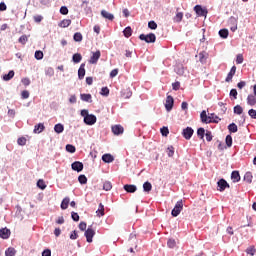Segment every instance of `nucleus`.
I'll list each match as a JSON object with an SVG mask.
<instances>
[{"label": "nucleus", "instance_id": "0e129e2a", "mask_svg": "<svg viewBox=\"0 0 256 256\" xmlns=\"http://www.w3.org/2000/svg\"><path fill=\"white\" fill-rule=\"evenodd\" d=\"M248 115H250L252 119H256V110L255 109H250L248 111Z\"/></svg>", "mask_w": 256, "mask_h": 256}, {"label": "nucleus", "instance_id": "680f3d73", "mask_svg": "<svg viewBox=\"0 0 256 256\" xmlns=\"http://www.w3.org/2000/svg\"><path fill=\"white\" fill-rule=\"evenodd\" d=\"M78 227H79L80 231H87V223H85V222H80Z\"/></svg>", "mask_w": 256, "mask_h": 256}, {"label": "nucleus", "instance_id": "69168bd1", "mask_svg": "<svg viewBox=\"0 0 256 256\" xmlns=\"http://www.w3.org/2000/svg\"><path fill=\"white\" fill-rule=\"evenodd\" d=\"M71 218L75 221V222H77V221H79V214L78 213H76V212H72L71 213Z\"/></svg>", "mask_w": 256, "mask_h": 256}, {"label": "nucleus", "instance_id": "4c0bfd02", "mask_svg": "<svg viewBox=\"0 0 256 256\" xmlns=\"http://www.w3.org/2000/svg\"><path fill=\"white\" fill-rule=\"evenodd\" d=\"M16 253H17V251L15 250V248H12V247L6 249V251H5L6 256H15Z\"/></svg>", "mask_w": 256, "mask_h": 256}, {"label": "nucleus", "instance_id": "aec40b11", "mask_svg": "<svg viewBox=\"0 0 256 256\" xmlns=\"http://www.w3.org/2000/svg\"><path fill=\"white\" fill-rule=\"evenodd\" d=\"M247 104L250 105V107H253L256 105V96L253 94H249L247 97Z\"/></svg>", "mask_w": 256, "mask_h": 256}, {"label": "nucleus", "instance_id": "c03bdc74", "mask_svg": "<svg viewBox=\"0 0 256 256\" xmlns=\"http://www.w3.org/2000/svg\"><path fill=\"white\" fill-rule=\"evenodd\" d=\"M66 151H67L68 153H75V151H77V149L75 148L74 145H72V144H67V145H66Z\"/></svg>", "mask_w": 256, "mask_h": 256}, {"label": "nucleus", "instance_id": "0eeeda50", "mask_svg": "<svg viewBox=\"0 0 256 256\" xmlns=\"http://www.w3.org/2000/svg\"><path fill=\"white\" fill-rule=\"evenodd\" d=\"M101 59V51L97 50L92 53V56L89 59L90 65H97V62Z\"/></svg>", "mask_w": 256, "mask_h": 256}, {"label": "nucleus", "instance_id": "49530a36", "mask_svg": "<svg viewBox=\"0 0 256 256\" xmlns=\"http://www.w3.org/2000/svg\"><path fill=\"white\" fill-rule=\"evenodd\" d=\"M18 145H20L21 147H24V145H27V138L25 137H20L17 140Z\"/></svg>", "mask_w": 256, "mask_h": 256}, {"label": "nucleus", "instance_id": "338daca9", "mask_svg": "<svg viewBox=\"0 0 256 256\" xmlns=\"http://www.w3.org/2000/svg\"><path fill=\"white\" fill-rule=\"evenodd\" d=\"M21 97L22 99H29V91L27 90L22 91Z\"/></svg>", "mask_w": 256, "mask_h": 256}, {"label": "nucleus", "instance_id": "774afa93", "mask_svg": "<svg viewBox=\"0 0 256 256\" xmlns=\"http://www.w3.org/2000/svg\"><path fill=\"white\" fill-rule=\"evenodd\" d=\"M42 256H51V250L45 249V250L42 252Z\"/></svg>", "mask_w": 256, "mask_h": 256}, {"label": "nucleus", "instance_id": "4d7b16f0", "mask_svg": "<svg viewBox=\"0 0 256 256\" xmlns=\"http://www.w3.org/2000/svg\"><path fill=\"white\" fill-rule=\"evenodd\" d=\"M60 13H61V15H68L69 14V8H67V6H62L60 8Z\"/></svg>", "mask_w": 256, "mask_h": 256}, {"label": "nucleus", "instance_id": "37998d69", "mask_svg": "<svg viewBox=\"0 0 256 256\" xmlns=\"http://www.w3.org/2000/svg\"><path fill=\"white\" fill-rule=\"evenodd\" d=\"M197 135L200 139H204L206 133H205V128H198L197 130Z\"/></svg>", "mask_w": 256, "mask_h": 256}, {"label": "nucleus", "instance_id": "ddd939ff", "mask_svg": "<svg viewBox=\"0 0 256 256\" xmlns=\"http://www.w3.org/2000/svg\"><path fill=\"white\" fill-rule=\"evenodd\" d=\"M0 237L2 239H9V237H11V230H9V228L0 229Z\"/></svg>", "mask_w": 256, "mask_h": 256}, {"label": "nucleus", "instance_id": "a19ab883", "mask_svg": "<svg viewBox=\"0 0 256 256\" xmlns=\"http://www.w3.org/2000/svg\"><path fill=\"white\" fill-rule=\"evenodd\" d=\"M103 189L104 191H111V189H113V185L110 181H105L103 184Z\"/></svg>", "mask_w": 256, "mask_h": 256}, {"label": "nucleus", "instance_id": "423d86ee", "mask_svg": "<svg viewBox=\"0 0 256 256\" xmlns=\"http://www.w3.org/2000/svg\"><path fill=\"white\" fill-rule=\"evenodd\" d=\"M217 187H218V191H220V193H223V191H225L226 189H229L230 186L227 180L222 178L217 182Z\"/></svg>", "mask_w": 256, "mask_h": 256}, {"label": "nucleus", "instance_id": "c756f323", "mask_svg": "<svg viewBox=\"0 0 256 256\" xmlns=\"http://www.w3.org/2000/svg\"><path fill=\"white\" fill-rule=\"evenodd\" d=\"M174 23H181L183 21V12H178L173 18Z\"/></svg>", "mask_w": 256, "mask_h": 256}, {"label": "nucleus", "instance_id": "2f4dec72", "mask_svg": "<svg viewBox=\"0 0 256 256\" xmlns=\"http://www.w3.org/2000/svg\"><path fill=\"white\" fill-rule=\"evenodd\" d=\"M73 39L76 43H81V41H83V34H81V32H76L74 33Z\"/></svg>", "mask_w": 256, "mask_h": 256}, {"label": "nucleus", "instance_id": "39448f33", "mask_svg": "<svg viewBox=\"0 0 256 256\" xmlns=\"http://www.w3.org/2000/svg\"><path fill=\"white\" fill-rule=\"evenodd\" d=\"M194 11L198 17H207V13H209V11H207V8H203V6L201 5H196L194 7Z\"/></svg>", "mask_w": 256, "mask_h": 256}, {"label": "nucleus", "instance_id": "4468645a", "mask_svg": "<svg viewBox=\"0 0 256 256\" xmlns=\"http://www.w3.org/2000/svg\"><path fill=\"white\" fill-rule=\"evenodd\" d=\"M124 131L125 129L121 125L112 126V133H114L115 135H123Z\"/></svg>", "mask_w": 256, "mask_h": 256}, {"label": "nucleus", "instance_id": "393cba45", "mask_svg": "<svg viewBox=\"0 0 256 256\" xmlns=\"http://www.w3.org/2000/svg\"><path fill=\"white\" fill-rule=\"evenodd\" d=\"M151 189H153V185L151 184V182L146 181L143 184V191L144 193H150Z\"/></svg>", "mask_w": 256, "mask_h": 256}, {"label": "nucleus", "instance_id": "a18cd8bd", "mask_svg": "<svg viewBox=\"0 0 256 256\" xmlns=\"http://www.w3.org/2000/svg\"><path fill=\"white\" fill-rule=\"evenodd\" d=\"M34 57L37 59V61H41V59H43V51L37 50L34 54Z\"/></svg>", "mask_w": 256, "mask_h": 256}, {"label": "nucleus", "instance_id": "5fc2aeb1", "mask_svg": "<svg viewBox=\"0 0 256 256\" xmlns=\"http://www.w3.org/2000/svg\"><path fill=\"white\" fill-rule=\"evenodd\" d=\"M243 61H244L243 54H238L236 56V63H237V65H241L243 63Z\"/></svg>", "mask_w": 256, "mask_h": 256}, {"label": "nucleus", "instance_id": "9b49d317", "mask_svg": "<svg viewBox=\"0 0 256 256\" xmlns=\"http://www.w3.org/2000/svg\"><path fill=\"white\" fill-rule=\"evenodd\" d=\"M83 162L80 161H75L71 164V168L73 171H77V173H81L83 171Z\"/></svg>", "mask_w": 256, "mask_h": 256}, {"label": "nucleus", "instance_id": "c85d7f7f", "mask_svg": "<svg viewBox=\"0 0 256 256\" xmlns=\"http://www.w3.org/2000/svg\"><path fill=\"white\" fill-rule=\"evenodd\" d=\"M123 35L124 37H126L127 39H129V37H131L133 35V30L131 29L130 26L126 27L124 30H123Z\"/></svg>", "mask_w": 256, "mask_h": 256}, {"label": "nucleus", "instance_id": "dca6fc26", "mask_svg": "<svg viewBox=\"0 0 256 256\" xmlns=\"http://www.w3.org/2000/svg\"><path fill=\"white\" fill-rule=\"evenodd\" d=\"M123 189L126 193H135V191H137V186L133 184H126Z\"/></svg>", "mask_w": 256, "mask_h": 256}, {"label": "nucleus", "instance_id": "20e7f679", "mask_svg": "<svg viewBox=\"0 0 256 256\" xmlns=\"http://www.w3.org/2000/svg\"><path fill=\"white\" fill-rule=\"evenodd\" d=\"M84 237H86L87 243H93V237H95V230L89 226L84 233Z\"/></svg>", "mask_w": 256, "mask_h": 256}, {"label": "nucleus", "instance_id": "473e14b6", "mask_svg": "<svg viewBox=\"0 0 256 256\" xmlns=\"http://www.w3.org/2000/svg\"><path fill=\"white\" fill-rule=\"evenodd\" d=\"M228 131L230 133H237V131H239V129L237 128V124L235 123H231L228 125Z\"/></svg>", "mask_w": 256, "mask_h": 256}, {"label": "nucleus", "instance_id": "864d4df0", "mask_svg": "<svg viewBox=\"0 0 256 256\" xmlns=\"http://www.w3.org/2000/svg\"><path fill=\"white\" fill-rule=\"evenodd\" d=\"M148 28L149 29H152V30H155V29H157V22L156 21H150V22H148Z\"/></svg>", "mask_w": 256, "mask_h": 256}, {"label": "nucleus", "instance_id": "bf43d9fd", "mask_svg": "<svg viewBox=\"0 0 256 256\" xmlns=\"http://www.w3.org/2000/svg\"><path fill=\"white\" fill-rule=\"evenodd\" d=\"M21 83H23L25 87H29L31 85V80L29 78H22Z\"/></svg>", "mask_w": 256, "mask_h": 256}, {"label": "nucleus", "instance_id": "09e8293b", "mask_svg": "<svg viewBox=\"0 0 256 256\" xmlns=\"http://www.w3.org/2000/svg\"><path fill=\"white\" fill-rule=\"evenodd\" d=\"M167 155L168 157H173V155H175V148L173 146H168Z\"/></svg>", "mask_w": 256, "mask_h": 256}, {"label": "nucleus", "instance_id": "6ab92c4d", "mask_svg": "<svg viewBox=\"0 0 256 256\" xmlns=\"http://www.w3.org/2000/svg\"><path fill=\"white\" fill-rule=\"evenodd\" d=\"M78 79H85V63H82L78 69Z\"/></svg>", "mask_w": 256, "mask_h": 256}, {"label": "nucleus", "instance_id": "58836bf2", "mask_svg": "<svg viewBox=\"0 0 256 256\" xmlns=\"http://www.w3.org/2000/svg\"><path fill=\"white\" fill-rule=\"evenodd\" d=\"M71 25V19H64L60 22L59 27L65 28Z\"/></svg>", "mask_w": 256, "mask_h": 256}, {"label": "nucleus", "instance_id": "de8ad7c7", "mask_svg": "<svg viewBox=\"0 0 256 256\" xmlns=\"http://www.w3.org/2000/svg\"><path fill=\"white\" fill-rule=\"evenodd\" d=\"M234 113L236 115H241L243 113V107H241V105H236L234 107Z\"/></svg>", "mask_w": 256, "mask_h": 256}, {"label": "nucleus", "instance_id": "a878e982", "mask_svg": "<svg viewBox=\"0 0 256 256\" xmlns=\"http://www.w3.org/2000/svg\"><path fill=\"white\" fill-rule=\"evenodd\" d=\"M70 201H71V200L69 199V197H66V198H64V199L62 200L60 207H61V209H62L63 211H65V209H67V208L69 207Z\"/></svg>", "mask_w": 256, "mask_h": 256}, {"label": "nucleus", "instance_id": "ea45409f", "mask_svg": "<svg viewBox=\"0 0 256 256\" xmlns=\"http://www.w3.org/2000/svg\"><path fill=\"white\" fill-rule=\"evenodd\" d=\"M78 181L80 185H87V176H85L84 174H81L78 177Z\"/></svg>", "mask_w": 256, "mask_h": 256}, {"label": "nucleus", "instance_id": "f8f14e48", "mask_svg": "<svg viewBox=\"0 0 256 256\" xmlns=\"http://www.w3.org/2000/svg\"><path fill=\"white\" fill-rule=\"evenodd\" d=\"M235 73H237V67L232 66V68L230 69V72L228 73L225 79L226 83H230V81H233V77L235 76Z\"/></svg>", "mask_w": 256, "mask_h": 256}, {"label": "nucleus", "instance_id": "e433bc0d", "mask_svg": "<svg viewBox=\"0 0 256 256\" xmlns=\"http://www.w3.org/2000/svg\"><path fill=\"white\" fill-rule=\"evenodd\" d=\"M27 41H29V36H27V35H22L18 39V43H21V45H26Z\"/></svg>", "mask_w": 256, "mask_h": 256}, {"label": "nucleus", "instance_id": "e2e57ef3", "mask_svg": "<svg viewBox=\"0 0 256 256\" xmlns=\"http://www.w3.org/2000/svg\"><path fill=\"white\" fill-rule=\"evenodd\" d=\"M237 89H231L230 90V97H233V99H237Z\"/></svg>", "mask_w": 256, "mask_h": 256}, {"label": "nucleus", "instance_id": "bb28decb", "mask_svg": "<svg viewBox=\"0 0 256 256\" xmlns=\"http://www.w3.org/2000/svg\"><path fill=\"white\" fill-rule=\"evenodd\" d=\"M82 59H83V56L81 55V53H75L72 56L73 63H81Z\"/></svg>", "mask_w": 256, "mask_h": 256}, {"label": "nucleus", "instance_id": "052dcab7", "mask_svg": "<svg viewBox=\"0 0 256 256\" xmlns=\"http://www.w3.org/2000/svg\"><path fill=\"white\" fill-rule=\"evenodd\" d=\"M46 75H48V77H53V75H55V70H53V68H48L46 69Z\"/></svg>", "mask_w": 256, "mask_h": 256}, {"label": "nucleus", "instance_id": "6e6d98bb", "mask_svg": "<svg viewBox=\"0 0 256 256\" xmlns=\"http://www.w3.org/2000/svg\"><path fill=\"white\" fill-rule=\"evenodd\" d=\"M100 95H103L104 97L109 96V88L103 87V88L101 89Z\"/></svg>", "mask_w": 256, "mask_h": 256}, {"label": "nucleus", "instance_id": "f257e3e1", "mask_svg": "<svg viewBox=\"0 0 256 256\" xmlns=\"http://www.w3.org/2000/svg\"><path fill=\"white\" fill-rule=\"evenodd\" d=\"M181 211H183V200L176 202L174 208L171 211L172 217H179Z\"/></svg>", "mask_w": 256, "mask_h": 256}, {"label": "nucleus", "instance_id": "1a4fd4ad", "mask_svg": "<svg viewBox=\"0 0 256 256\" xmlns=\"http://www.w3.org/2000/svg\"><path fill=\"white\" fill-rule=\"evenodd\" d=\"M193 133H195V131L191 127H186L182 131V135H183L184 139H186L187 141H189V139H191L193 137Z\"/></svg>", "mask_w": 256, "mask_h": 256}, {"label": "nucleus", "instance_id": "7ed1b4c3", "mask_svg": "<svg viewBox=\"0 0 256 256\" xmlns=\"http://www.w3.org/2000/svg\"><path fill=\"white\" fill-rule=\"evenodd\" d=\"M200 119L203 123L209 124V123H219V120H213L211 116H207V111L203 110L200 113Z\"/></svg>", "mask_w": 256, "mask_h": 256}, {"label": "nucleus", "instance_id": "3c124183", "mask_svg": "<svg viewBox=\"0 0 256 256\" xmlns=\"http://www.w3.org/2000/svg\"><path fill=\"white\" fill-rule=\"evenodd\" d=\"M228 25L229 26L237 25V17L231 16L228 19Z\"/></svg>", "mask_w": 256, "mask_h": 256}, {"label": "nucleus", "instance_id": "b1692460", "mask_svg": "<svg viewBox=\"0 0 256 256\" xmlns=\"http://www.w3.org/2000/svg\"><path fill=\"white\" fill-rule=\"evenodd\" d=\"M43 131H45V125L43 123L34 126V133H43Z\"/></svg>", "mask_w": 256, "mask_h": 256}, {"label": "nucleus", "instance_id": "c9c22d12", "mask_svg": "<svg viewBox=\"0 0 256 256\" xmlns=\"http://www.w3.org/2000/svg\"><path fill=\"white\" fill-rule=\"evenodd\" d=\"M177 245V242L175 241V239L170 238L167 241V247H169V249H175V246Z\"/></svg>", "mask_w": 256, "mask_h": 256}, {"label": "nucleus", "instance_id": "f704fd0d", "mask_svg": "<svg viewBox=\"0 0 256 256\" xmlns=\"http://www.w3.org/2000/svg\"><path fill=\"white\" fill-rule=\"evenodd\" d=\"M244 181H246V183H252L253 182V175L251 174V172H246L245 173Z\"/></svg>", "mask_w": 256, "mask_h": 256}, {"label": "nucleus", "instance_id": "a211bd4d", "mask_svg": "<svg viewBox=\"0 0 256 256\" xmlns=\"http://www.w3.org/2000/svg\"><path fill=\"white\" fill-rule=\"evenodd\" d=\"M231 179L233 183H239L241 181V175H239V171H232L231 173Z\"/></svg>", "mask_w": 256, "mask_h": 256}, {"label": "nucleus", "instance_id": "603ef678", "mask_svg": "<svg viewBox=\"0 0 256 256\" xmlns=\"http://www.w3.org/2000/svg\"><path fill=\"white\" fill-rule=\"evenodd\" d=\"M37 187H39V189H46L47 188V185L45 184V181H43V180H38L37 181Z\"/></svg>", "mask_w": 256, "mask_h": 256}, {"label": "nucleus", "instance_id": "6e6552de", "mask_svg": "<svg viewBox=\"0 0 256 256\" xmlns=\"http://www.w3.org/2000/svg\"><path fill=\"white\" fill-rule=\"evenodd\" d=\"M85 125H95L97 123V116L94 114H88L84 118Z\"/></svg>", "mask_w": 256, "mask_h": 256}, {"label": "nucleus", "instance_id": "7c9ffc66", "mask_svg": "<svg viewBox=\"0 0 256 256\" xmlns=\"http://www.w3.org/2000/svg\"><path fill=\"white\" fill-rule=\"evenodd\" d=\"M218 34L221 37V39H227V37H229V30L221 29L219 30Z\"/></svg>", "mask_w": 256, "mask_h": 256}, {"label": "nucleus", "instance_id": "412c9836", "mask_svg": "<svg viewBox=\"0 0 256 256\" xmlns=\"http://www.w3.org/2000/svg\"><path fill=\"white\" fill-rule=\"evenodd\" d=\"M101 15L102 17H104V19H108V21H113V19H115V16L112 13L107 12L106 10H102Z\"/></svg>", "mask_w": 256, "mask_h": 256}, {"label": "nucleus", "instance_id": "f3484780", "mask_svg": "<svg viewBox=\"0 0 256 256\" xmlns=\"http://www.w3.org/2000/svg\"><path fill=\"white\" fill-rule=\"evenodd\" d=\"M102 161L104 163H113L115 161V157L113 155L107 153L102 155Z\"/></svg>", "mask_w": 256, "mask_h": 256}, {"label": "nucleus", "instance_id": "13d9d810", "mask_svg": "<svg viewBox=\"0 0 256 256\" xmlns=\"http://www.w3.org/2000/svg\"><path fill=\"white\" fill-rule=\"evenodd\" d=\"M131 95H133V92L129 89L125 90L123 93V97H125V99H130Z\"/></svg>", "mask_w": 256, "mask_h": 256}, {"label": "nucleus", "instance_id": "5701e85b", "mask_svg": "<svg viewBox=\"0 0 256 256\" xmlns=\"http://www.w3.org/2000/svg\"><path fill=\"white\" fill-rule=\"evenodd\" d=\"M54 131L55 133H57L58 135L63 133V131H65V126L61 123H58L54 126Z\"/></svg>", "mask_w": 256, "mask_h": 256}, {"label": "nucleus", "instance_id": "cd10ccee", "mask_svg": "<svg viewBox=\"0 0 256 256\" xmlns=\"http://www.w3.org/2000/svg\"><path fill=\"white\" fill-rule=\"evenodd\" d=\"M13 77H15V71L10 70L7 74L3 76V81H11Z\"/></svg>", "mask_w": 256, "mask_h": 256}, {"label": "nucleus", "instance_id": "72a5a7b5", "mask_svg": "<svg viewBox=\"0 0 256 256\" xmlns=\"http://www.w3.org/2000/svg\"><path fill=\"white\" fill-rule=\"evenodd\" d=\"M80 99L82 101H85L86 103H91L92 97H91V94H81Z\"/></svg>", "mask_w": 256, "mask_h": 256}, {"label": "nucleus", "instance_id": "8fccbe9b", "mask_svg": "<svg viewBox=\"0 0 256 256\" xmlns=\"http://www.w3.org/2000/svg\"><path fill=\"white\" fill-rule=\"evenodd\" d=\"M160 133L162 135V137H167V135H169V128L168 127H162L160 129Z\"/></svg>", "mask_w": 256, "mask_h": 256}, {"label": "nucleus", "instance_id": "f03ea898", "mask_svg": "<svg viewBox=\"0 0 256 256\" xmlns=\"http://www.w3.org/2000/svg\"><path fill=\"white\" fill-rule=\"evenodd\" d=\"M139 39L140 41H145V43H155V41H157V36L153 33H149L147 35L140 34Z\"/></svg>", "mask_w": 256, "mask_h": 256}, {"label": "nucleus", "instance_id": "79ce46f5", "mask_svg": "<svg viewBox=\"0 0 256 256\" xmlns=\"http://www.w3.org/2000/svg\"><path fill=\"white\" fill-rule=\"evenodd\" d=\"M227 147H233V137L231 135H227L225 139Z\"/></svg>", "mask_w": 256, "mask_h": 256}, {"label": "nucleus", "instance_id": "9d476101", "mask_svg": "<svg viewBox=\"0 0 256 256\" xmlns=\"http://www.w3.org/2000/svg\"><path fill=\"white\" fill-rule=\"evenodd\" d=\"M175 103V100L173 99V96H167L166 103H165V109L166 111H172L173 105Z\"/></svg>", "mask_w": 256, "mask_h": 256}, {"label": "nucleus", "instance_id": "4be33fe9", "mask_svg": "<svg viewBox=\"0 0 256 256\" xmlns=\"http://www.w3.org/2000/svg\"><path fill=\"white\" fill-rule=\"evenodd\" d=\"M97 217H103L105 215V206L103 203H100L96 211Z\"/></svg>", "mask_w": 256, "mask_h": 256}, {"label": "nucleus", "instance_id": "2eb2a0df", "mask_svg": "<svg viewBox=\"0 0 256 256\" xmlns=\"http://www.w3.org/2000/svg\"><path fill=\"white\" fill-rule=\"evenodd\" d=\"M198 57H199L200 63L205 64L207 63V59H209V53L202 51L198 54Z\"/></svg>", "mask_w": 256, "mask_h": 256}]
</instances>
